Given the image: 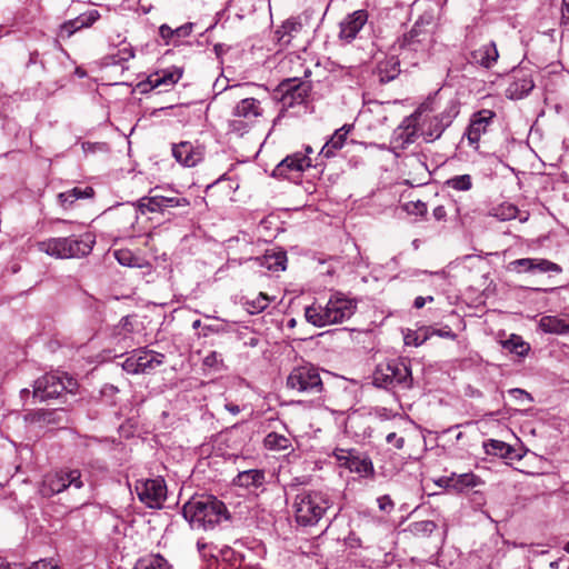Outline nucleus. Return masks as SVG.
I'll list each match as a JSON object with an SVG mask.
<instances>
[{"instance_id":"1","label":"nucleus","mask_w":569,"mask_h":569,"mask_svg":"<svg viewBox=\"0 0 569 569\" xmlns=\"http://www.w3.org/2000/svg\"><path fill=\"white\" fill-rule=\"evenodd\" d=\"M357 309V301L347 298L341 292L333 293L327 305H311L305 309L306 320L316 327L341 323L352 317Z\"/></svg>"},{"instance_id":"2","label":"nucleus","mask_w":569,"mask_h":569,"mask_svg":"<svg viewBox=\"0 0 569 569\" xmlns=\"http://www.w3.org/2000/svg\"><path fill=\"white\" fill-rule=\"evenodd\" d=\"M183 517L198 529L212 528L222 519H228L224 503L212 496L190 499L182 508Z\"/></svg>"},{"instance_id":"3","label":"nucleus","mask_w":569,"mask_h":569,"mask_svg":"<svg viewBox=\"0 0 569 569\" xmlns=\"http://www.w3.org/2000/svg\"><path fill=\"white\" fill-rule=\"evenodd\" d=\"M96 240L90 233H86L80 238H50L38 243L41 252L58 259L80 258L88 256Z\"/></svg>"},{"instance_id":"4","label":"nucleus","mask_w":569,"mask_h":569,"mask_svg":"<svg viewBox=\"0 0 569 569\" xmlns=\"http://www.w3.org/2000/svg\"><path fill=\"white\" fill-rule=\"evenodd\" d=\"M331 502L327 493L321 491H308L296 496L293 501L295 519L300 526L317 525Z\"/></svg>"},{"instance_id":"5","label":"nucleus","mask_w":569,"mask_h":569,"mask_svg":"<svg viewBox=\"0 0 569 569\" xmlns=\"http://www.w3.org/2000/svg\"><path fill=\"white\" fill-rule=\"evenodd\" d=\"M263 116L261 102L256 98H242L232 109L228 121L230 132L238 136L247 133Z\"/></svg>"},{"instance_id":"6","label":"nucleus","mask_w":569,"mask_h":569,"mask_svg":"<svg viewBox=\"0 0 569 569\" xmlns=\"http://www.w3.org/2000/svg\"><path fill=\"white\" fill-rule=\"evenodd\" d=\"M411 381L410 368L400 359L380 363L373 372V383L380 388L389 389L397 386L409 388Z\"/></svg>"},{"instance_id":"7","label":"nucleus","mask_w":569,"mask_h":569,"mask_svg":"<svg viewBox=\"0 0 569 569\" xmlns=\"http://www.w3.org/2000/svg\"><path fill=\"white\" fill-rule=\"evenodd\" d=\"M77 387V381L64 372L47 373L34 381L33 397L44 401L59 397L64 391L73 393Z\"/></svg>"},{"instance_id":"8","label":"nucleus","mask_w":569,"mask_h":569,"mask_svg":"<svg viewBox=\"0 0 569 569\" xmlns=\"http://www.w3.org/2000/svg\"><path fill=\"white\" fill-rule=\"evenodd\" d=\"M287 388L311 395L322 392L323 383L318 368L311 363L295 367L287 377Z\"/></svg>"},{"instance_id":"9","label":"nucleus","mask_w":569,"mask_h":569,"mask_svg":"<svg viewBox=\"0 0 569 569\" xmlns=\"http://www.w3.org/2000/svg\"><path fill=\"white\" fill-rule=\"evenodd\" d=\"M311 91L310 81H301L297 78H289L281 81L274 90L277 98L283 109L292 108L306 101Z\"/></svg>"},{"instance_id":"10","label":"nucleus","mask_w":569,"mask_h":569,"mask_svg":"<svg viewBox=\"0 0 569 569\" xmlns=\"http://www.w3.org/2000/svg\"><path fill=\"white\" fill-rule=\"evenodd\" d=\"M134 490L148 508H161L167 498V486L162 478L138 480Z\"/></svg>"},{"instance_id":"11","label":"nucleus","mask_w":569,"mask_h":569,"mask_svg":"<svg viewBox=\"0 0 569 569\" xmlns=\"http://www.w3.org/2000/svg\"><path fill=\"white\" fill-rule=\"evenodd\" d=\"M190 206V202L187 198L183 197H166L162 194H151L148 197H143L138 201V208L141 213L146 212H160V213H170L171 208H187Z\"/></svg>"},{"instance_id":"12","label":"nucleus","mask_w":569,"mask_h":569,"mask_svg":"<svg viewBox=\"0 0 569 569\" xmlns=\"http://www.w3.org/2000/svg\"><path fill=\"white\" fill-rule=\"evenodd\" d=\"M44 483L51 493H60L71 486L76 489H80L83 486L81 472L78 469H61L48 476Z\"/></svg>"},{"instance_id":"13","label":"nucleus","mask_w":569,"mask_h":569,"mask_svg":"<svg viewBox=\"0 0 569 569\" xmlns=\"http://www.w3.org/2000/svg\"><path fill=\"white\" fill-rule=\"evenodd\" d=\"M164 360V355L157 351L143 348L136 351V353L127 359V369L134 373L147 372L161 366Z\"/></svg>"},{"instance_id":"14","label":"nucleus","mask_w":569,"mask_h":569,"mask_svg":"<svg viewBox=\"0 0 569 569\" xmlns=\"http://www.w3.org/2000/svg\"><path fill=\"white\" fill-rule=\"evenodd\" d=\"M335 457L341 467L361 476H372L373 466L369 458L356 455L355 450L336 449Z\"/></svg>"},{"instance_id":"15","label":"nucleus","mask_w":569,"mask_h":569,"mask_svg":"<svg viewBox=\"0 0 569 569\" xmlns=\"http://www.w3.org/2000/svg\"><path fill=\"white\" fill-rule=\"evenodd\" d=\"M367 21L368 12L366 10H356L348 14L339 24V39L346 43H350L356 39Z\"/></svg>"},{"instance_id":"16","label":"nucleus","mask_w":569,"mask_h":569,"mask_svg":"<svg viewBox=\"0 0 569 569\" xmlns=\"http://www.w3.org/2000/svg\"><path fill=\"white\" fill-rule=\"evenodd\" d=\"M203 148L194 146L189 141H182L172 146V156L174 159L186 166L194 167L203 159Z\"/></svg>"},{"instance_id":"17","label":"nucleus","mask_w":569,"mask_h":569,"mask_svg":"<svg viewBox=\"0 0 569 569\" xmlns=\"http://www.w3.org/2000/svg\"><path fill=\"white\" fill-rule=\"evenodd\" d=\"M311 167V159L302 152L287 156L273 170L274 177H287L291 172H302Z\"/></svg>"},{"instance_id":"18","label":"nucleus","mask_w":569,"mask_h":569,"mask_svg":"<svg viewBox=\"0 0 569 569\" xmlns=\"http://www.w3.org/2000/svg\"><path fill=\"white\" fill-rule=\"evenodd\" d=\"M493 117L495 113L487 109L480 110L475 116V119L471 120L466 132L467 139L470 144H476L480 140L481 134H483L487 131V128Z\"/></svg>"},{"instance_id":"19","label":"nucleus","mask_w":569,"mask_h":569,"mask_svg":"<svg viewBox=\"0 0 569 569\" xmlns=\"http://www.w3.org/2000/svg\"><path fill=\"white\" fill-rule=\"evenodd\" d=\"M99 18L100 13L96 9L83 12L61 26V36L71 37L76 31L91 27Z\"/></svg>"},{"instance_id":"20","label":"nucleus","mask_w":569,"mask_h":569,"mask_svg":"<svg viewBox=\"0 0 569 569\" xmlns=\"http://www.w3.org/2000/svg\"><path fill=\"white\" fill-rule=\"evenodd\" d=\"M449 122V119L443 114L435 116L429 121H425L421 128L425 140L435 141L440 138Z\"/></svg>"},{"instance_id":"21","label":"nucleus","mask_w":569,"mask_h":569,"mask_svg":"<svg viewBox=\"0 0 569 569\" xmlns=\"http://www.w3.org/2000/svg\"><path fill=\"white\" fill-rule=\"evenodd\" d=\"M498 57L497 47L492 42L483 44L471 52L472 61L485 68H490L497 61Z\"/></svg>"},{"instance_id":"22","label":"nucleus","mask_w":569,"mask_h":569,"mask_svg":"<svg viewBox=\"0 0 569 569\" xmlns=\"http://www.w3.org/2000/svg\"><path fill=\"white\" fill-rule=\"evenodd\" d=\"M349 131L350 127L348 126H342L341 128L336 130L331 138L322 147L320 156L325 158H330L335 156L336 151L340 150L345 146Z\"/></svg>"},{"instance_id":"23","label":"nucleus","mask_w":569,"mask_h":569,"mask_svg":"<svg viewBox=\"0 0 569 569\" xmlns=\"http://www.w3.org/2000/svg\"><path fill=\"white\" fill-rule=\"evenodd\" d=\"M266 475L263 470L250 469L241 471L234 479V485L247 489L259 488L264 483Z\"/></svg>"},{"instance_id":"24","label":"nucleus","mask_w":569,"mask_h":569,"mask_svg":"<svg viewBox=\"0 0 569 569\" xmlns=\"http://www.w3.org/2000/svg\"><path fill=\"white\" fill-rule=\"evenodd\" d=\"M540 329L546 333L562 335L569 332V318L545 316L539 321Z\"/></svg>"},{"instance_id":"25","label":"nucleus","mask_w":569,"mask_h":569,"mask_svg":"<svg viewBox=\"0 0 569 569\" xmlns=\"http://www.w3.org/2000/svg\"><path fill=\"white\" fill-rule=\"evenodd\" d=\"M301 30L302 24L299 21L289 19L276 31V37L281 46H289L291 40L300 33Z\"/></svg>"},{"instance_id":"26","label":"nucleus","mask_w":569,"mask_h":569,"mask_svg":"<svg viewBox=\"0 0 569 569\" xmlns=\"http://www.w3.org/2000/svg\"><path fill=\"white\" fill-rule=\"evenodd\" d=\"M400 73L399 63L395 59L382 61L378 64L376 74L381 84L396 79Z\"/></svg>"},{"instance_id":"27","label":"nucleus","mask_w":569,"mask_h":569,"mask_svg":"<svg viewBox=\"0 0 569 569\" xmlns=\"http://www.w3.org/2000/svg\"><path fill=\"white\" fill-rule=\"evenodd\" d=\"M485 449L488 455L497 456L503 459L513 460L516 458H520L511 446L500 440H490L489 442L485 443Z\"/></svg>"},{"instance_id":"28","label":"nucleus","mask_w":569,"mask_h":569,"mask_svg":"<svg viewBox=\"0 0 569 569\" xmlns=\"http://www.w3.org/2000/svg\"><path fill=\"white\" fill-rule=\"evenodd\" d=\"M480 482V478L473 473L452 475V477L448 479V486L458 491L475 488L479 486Z\"/></svg>"},{"instance_id":"29","label":"nucleus","mask_w":569,"mask_h":569,"mask_svg":"<svg viewBox=\"0 0 569 569\" xmlns=\"http://www.w3.org/2000/svg\"><path fill=\"white\" fill-rule=\"evenodd\" d=\"M93 194H94V191L91 187H86L84 189L76 187L71 190L59 193L58 200L61 206H63L64 208H68L77 199L91 198V197H93Z\"/></svg>"},{"instance_id":"30","label":"nucleus","mask_w":569,"mask_h":569,"mask_svg":"<svg viewBox=\"0 0 569 569\" xmlns=\"http://www.w3.org/2000/svg\"><path fill=\"white\" fill-rule=\"evenodd\" d=\"M182 73L176 71H164L163 73H154L148 78V82L152 88L164 87L169 88L176 84L181 79Z\"/></svg>"},{"instance_id":"31","label":"nucleus","mask_w":569,"mask_h":569,"mask_svg":"<svg viewBox=\"0 0 569 569\" xmlns=\"http://www.w3.org/2000/svg\"><path fill=\"white\" fill-rule=\"evenodd\" d=\"M114 258L117 261L126 267L131 268H139L142 269L144 267H148L149 263L146 259L136 256L131 250L129 249H119L114 251Z\"/></svg>"},{"instance_id":"32","label":"nucleus","mask_w":569,"mask_h":569,"mask_svg":"<svg viewBox=\"0 0 569 569\" xmlns=\"http://www.w3.org/2000/svg\"><path fill=\"white\" fill-rule=\"evenodd\" d=\"M263 445L268 450L273 451L293 450L291 439L277 432L268 433L264 437Z\"/></svg>"},{"instance_id":"33","label":"nucleus","mask_w":569,"mask_h":569,"mask_svg":"<svg viewBox=\"0 0 569 569\" xmlns=\"http://www.w3.org/2000/svg\"><path fill=\"white\" fill-rule=\"evenodd\" d=\"M503 348L518 356H525L529 351V346L516 335L503 341Z\"/></svg>"},{"instance_id":"34","label":"nucleus","mask_w":569,"mask_h":569,"mask_svg":"<svg viewBox=\"0 0 569 569\" xmlns=\"http://www.w3.org/2000/svg\"><path fill=\"white\" fill-rule=\"evenodd\" d=\"M446 184L457 191H467L472 187V178L470 174L455 176L447 180Z\"/></svg>"},{"instance_id":"35","label":"nucleus","mask_w":569,"mask_h":569,"mask_svg":"<svg viewBox=\"0 0 569 569\" xmlns=\"http://www.w3.org/2000/svg\"><path fill=\"white\" fill-rule=\"evenodd\" d=\"M133 569H168V563L162 557L157 556L139 560Z\"/></svg>"},{"instance_id":"36","label":"nucleus","mask_w":569,"mask_h":569,"mask_svg":"<svg viewBox=\"0 0 569 569\" xmlns=\"http://www.w3.org/2000/svg\"><path fill=\"white\" fill-rule=\"evenodd\" d=\"M266 264L268 269L273 270H284L286 269V261L287 256L283 251H278L272 254H266L264 256Z\"/></svg>"},{"instance_id":"37","label":"nucleus","mask_w":569,"mask_h":569,"mask_svg":"<svg viewBox=\"0 0 569 569\" xmlns=\"http://www.w3.org/2000/svg\"><path fill=\"white\" fill-rule=\"evenodd\" d=\"M244 305L249 313H259L268 307L269 298L264 293H259L257 298L247 300Z\"/></svg>"},{"instance_id":"38","label":"nucleus","mask_w":569,"mask_h":569,"mask_svg":"<svg viewBox=\"0 0 569 569\" xmlns=\"http://www.w3.org/2000/svg\"><path fill=\"white\" fill-rule=\"evenodd\" d=\"M437 528V525L431 520H421L413 522L410 526L411 532L416 536L427 537L431 535Z\"/></svg>"},{"instance_id":"39","label":"nucleus","mask_w":569,"mask_h":569,"mask_svg":"<svg viewBox=\"0 0 569 569\" xmlns=\"http://www.w3.org/2000/svg\"><path fill=\"white\" fill-rule=\"evenodd\" d=\"M533 89V82L532 80L530 79H523V80H520V81H516L513 82L510 87H509V92L510 94L513 97H518V98H521L523 94H527L529 93L531 90Z\"/></svg>"},{"instance_id":"40","label":"nucleus","mask_w":569,"mask_h":569,"mask_svg":"<svg viewBox=\"0 0 569 569\" xmlns=\"http://www.w3.org/2000/svg\"><path fill=\"white\" fill-rule=\"evenodd\" d=\"M535 260L531 258H522L513 260L509 263L508 269L517 272L528 271L533 272Z\"/></svg>"},{"instance_id":"41","label":"nucleus","mask_w":569,"mask_h":569,"mask_svg":"<svg viewBox=\"0 0 569 569\" xmlns=\"http://www.w3.org/2000/svg\"><path fill=\"white\" fill-rule=\"evenodd\" d=\"M535 260V263H533V272L538 271V272H560L561 271V268L559 264L557 263H553L549 260H546V259H533Z\"/></svg>"},{"instance_id":"42","label":"nucleus","mask_w":569,"mask_h":569,"mask_svg":"<svg viewBox=\"0 0 569 569\" xmlns=\"http://www.w3.org/2000/svg\"><path fill=\"white\" fill-rule=\"evenodd\" d=\"M518 208L512 204H506L501 206L499 209L496 210L495 217L499 218L500 220H511L517 217Z\"/></svg>"},{"instance_id":"43","label":"nucleus","mask_w":569,"mask_h":569,"mask_svg":"<svg viewBox=\"0 0 569 569\" xmlns=\"http://www.w3.org/2000/svg\"><path fill=\"white\" fill-rule=\"evenodd\" d=\"M64 413V410H51V411H40L38 412L39 420H42L47 423H59L61 420V415Z\"/></svg>"},{"instance_id":"44","label":"nucleus","mask_w":569,"mask_h":569,"mask_svg":"<svg viewBox=\"0 0 569 569\" xmlns=\"http://www.w3.org/2000/svg\"><path fill=\"white\" fill-rule=\"evenodd\" d=\"M509 393L521 405H523L525 401H527L528 403H531L533 401V398L529 392L519 388L509 390Z\"/></svg>"},{"instance_id":"45","label":"nucleus","mask_w":569,"mask_h":569,"mask_svg":"<svg viewBox=\"0 0 569 569\" xmlns=\"http://www.w3.org/2000/svg\"><path fill=\"white\" fill-rule=\"evenodd\" d=\"M222 363V357L217 351H211L208 356L203 359V365L209 368H214L218 365Z\"/></svg>"},{"instance_id":"46","label":"nucleus","mask_w":569,"mask_h":569,"mask_svg":"<svg viewBox=\"0 0 569 569\" xmlns=\"http://www.w3.org/2000/svg\"><path fill=\"white\" fill-rule=\"evenodd\" d=\"M379 509L383 512H390L395 508L392 499L388 496H381L377 499Z\"/></svg>"},{"instance_id":"47","label":"nucleus","mask_w":569,"mask_h":569,"mask_svg":"<svg viewBox=\"0 0 569 569\" xmlns=\"http://www.w3.org/2000/svg\"><path fill=\"white\" fill-rule=\"evenodd\" d=\"M428 38V34H423L422 38L412 37V41H405V38L402 39V47L409 48L411 50L417 51L419 49V46L426 41Z\"/></svg>"},{"instance_id":"48","label":"nucleus","mask_w":569,"mask_h":569,"mask_svg":"<svg viewBox=\"0 0 569 569\" xmlns=\"http://www.w3.org/2000/svg\"><path fill=\"white\" fill-rule=\"evenodd\" d=\"M159 33H160L161 38L168 44L169 40L174 37V29H172L168 24H161L159 28Z\"/></svg>"},{"instance_id":"49","label":"nucleus","mask_w":569,"mask_h":569,"mask_svg":"<svg viewBox=\"0 0 569 569\" xmlns=\"http://www.w3.org/2000/svg\"><path fill=\"white\" fill-rule=\"evenodd\" d=\"M192 28H193L192 23H186L183 26H180L174 29V36L178 38L188 37L192 32Z\"/></svg>"},{"instance_id":"50","label":"nucleus","mask_w":569,"mask_h":569,"mask_svg":"<svg viewBox=\"0 0 569 569\" xmlns=\"http://www.w3.org/2000/svg\"><path fill=\"white\" fill-rule=\"evenodd\" d=\"M387 442L395 446L397 449H401L405 445V439L402 437H398L397 433L391 432L386 438Z\"/></svg>"},{"instance_id":"51","label":"nucleus","mask_w":569,"mask_h":569,"mask_svg":"<svg viewBox=\"0 0 569 569\" xmlns=\"http://www.w3.org/2000/svg\"><path fill=\"white\" fill-rule=\"evenodd\" d=\"M423 34H427L421 30L418 24H415L413 28L405 34V41H412V37L422 38Z\"/></svg>"},{"instance_id":"52","label":"nucleus","mask_w":569,"mask_h":569,"mask_svg":"<svg viewBox=\"0 0 569 569\" xmlns=\"http://www.w3.org/2000/svg\"><path fill=\"white\" fill-rule=\"evenodd\" d=\"M30 569H59V568L57 566H54L53 563H51L50 561L40 560V561L33 563V566Z\"/></svg>"},{"instance_id":"53","label":"nucleus","mask_w":569,"mask_h":569,"mask_svg":"<svg viewBox=\"0 0 569 569\" xmlns=\"http://www.w3.org/2000/svg\"><path fill=\"white\" fill-rule=\"evenodd\" d=\"M561 22L565 24H569V0L562 1Z\"/></svg>"},{"instance_id":"54","label":"nucleus","mask_w":569,"mask_h":569,"mask_svg":"<svg viewBox=\"0 0 569 569\" xmlns=\"http://www.w3.org/2000/svg\"><path fill=\"white\" fill-rule=\"evenodd\" d=\"M435 333L439 337L449 338L452 340L456 339V337H457L455 332H452L450 329H447V328L436 330Z\"/></svg>"},{"instance_id":"55","label":"nucleus","mask_w":569,"mask_h":569,"mask_svg":"<svg viewBox=\"0 0 569 569\" xmlns=\"http://www.w3.org/2000/svg\"><path fill=\"white\" fill-rule=\"evenodd\" d=\"M432 213H433V217H435L437 220H442V219H445V218H446V214H447L446 209H445V207H442V206H438V207H436V208L433 209V212H432Z\"/></svg>"},{"instance_id":"56","label":"nucleus","mask_w":569,"mask_h":569,"mask_svg":"<svg viewBox=\"0 0 569 569\" xmlns=\"http://www.w3.org/2000/svg\"><path fill=\"white\" fill-rule=\"evenodd\" d=\"M429 300V301H433V297L432 296H429L427 298H423V297H417L415 299V302H413V306L415 308L417 309H420L425 306L426 301Z\"/></svg>"},{"instance_id":"57","label":"nucleus","mask_w":569,"mask_h":569,"mask_svg":"<svg viewBox=\"0 0 569 569\" xmlns=\"http://www.w3.org/2000/svg\"><path fill=\"white\" fill-rule=\"evenodd\" d=\"M120 325L122 327L123 330L130 332L132 331V326H131V318L130 317H123L120 321Z\"/></svg>"},{"instance_id":"58","label":"nucleus","mask_w":569,"mask_h":569,"mask_svg":"<svg viewBox=\"0 0 569 569\" xmlns=\"http://www.w3.org/2000/svg\"><path fill=\"white\" fill-rule=\"evenodd\" d=\"M219 332V329L214 328L213 326H204L202 328V331H201V336L203 337H208L210 336L211 333H218Z\"/></svg>"},{"instance_id":"59","label":"nucleus","mask_w":569,"mask_h":569,"mask_svg":"<svg viewBox=\"0 0 569 569\" xmlns=\"http://www.w3.org/2000/svg\"><path fill=\"white\" fill-rule=\"evenodd\" d=\"M0 569H24L21 565H11L0 560Z\"/></svg>"},{"instance_id":"60","label":"nucleus","mask_w":569,"mask_h":569,"mask_svg":"<svg viewBox=\"0 0 569 569\" xmlns=\"http://www.w3.org/2000/svg\"><path fill=\"white\" fill-rule=\"evenodd\" d=\"M416 208L418 209V211H419L420 213H423V212H426V211H427V207H426V204H425L423 202H420V201L416 203Z\"/></svg>"},{"instance_id":"61","label":"nucleus","mask_w":569,"mask_h":569,"mask_svg":"<svg viewBox=\"0 0 569 569\" xmlns=\"http://www.w3.org/2000/svg\"><path fill=\"white\" fill-rule=\"evenodd\" d=\"M38 52H32L30 53V57H29V64L30 63H36L37 62V59H38Z\"/></svg>"},{"instance_id":"62","label":"nucleus","mask_w":569,"mask_h":569,"mask_svg":"<svg viewBox=\"0 0 569 569\" xmlns=\"http://www.w3.org/2000/svg\"><path fill=\"white\" fill-rule=\"evenodd\" d=\"M228 409L232 412V413H238L239 412V407L238 406H228Z\"/></svg>"},{"instance_id":"63","label":"nucleus","mask_w":569,"mask_h":569,"mask_svg":"<svg viewBox=\"0 0 569 569\" xmlns=\"http://www.w3.org/2000/svg\"><path fill=\"white\" fill-rule=\"evenodd\" d=\"M559 565H560V560L552 561V562H550V568L558 569Z\"/></svg>"},{"instance_id":"64","label":"nucleus","mask_w":569,"mask_h":569,"mask_svg":"<svg viewBox=\"0 0 569 569\" xmlns=\"http://www.w3.org/2000/svg\"><path fill=\"white\" fill-rule=\"evenodd\" d=\"M200 326H201V321H200L199 319H197V320H194V321L192 322V328H193V329H197V328H199Z\"/></svg>"}]
</instances>
